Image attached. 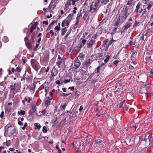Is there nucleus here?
<instances>
[{
  "label": "nucleus",
  "instance_id": "nucleus-47",
  "mask_svg": "<svg viewBox=\"0 0 153 153\" xmlns=\"http://www.w3.org/2000/svg\"><path fill=\"white\" fill-rule=\"evenodd\" d=\"M71 94V93H70L68 94H65L63 93L62 94V96L63 97H67Z\"/></svg>",
  "mask_w": 153,
  "mask_h": 153
},
{
  "label": "nucleus",
  "instance_id": "nucleus-27",
  "mask_svg": "<svg viewBox=\"0 0 153 153\" xmlns=\"http://www.w3.org/2000/svg\"><path fill=\"white\" fill-rule=\"evenodd\" d=\"M64 22L65 24V27H68L69 26V23L70 22H71L69 21L68 20H64Z\"/></svg>",
  "mask_w": 153,
  "mask_h": 153
},
{
  "label": "nucleus",
  "instance_id": "nucleus-54",
  "mask_svg": "<svg viewBox=\"0 0 153 153\" xmlns=\"http://www.w3.org/2000/svg\"><path fill=\"white\" fill-rule=\"evenodd\" d=\"M73 147L75 149V150L77 152H78V149L77 148V147H75L74 146V143H73Z\"/></svg>",
  "mask_w": 153,
  "mask_h": 153
},
{
  "label": "nucleus",
  "instance_id": "nucleus-44",
  "mask_svg": "<svg viewBox=\"0 0 153 153\" xmlns=\"http://www.w3.org/2000/svg\"><path fill=\"white\" fill-rule=\"evenodd\" d=\"M139 25V23L138 22H137L136 21H135L134 25L133 26V27H135V26H138Z\"/></svg>",
  "mask_w": 153,
  "mask_h": 153
},
{
  "label": "nucleus",
  "instance_id": "nucleus-37",
  "mask_svg": "<svg viewBox=\"0 0 153 153\" xmlns=\"http://www.w3.org/2000/svg\"><path fill=\"white\" fill-rule=\"evenodd\" d=\"M83 46V45L81 43H80L77 45V48H78L79 50H80Z\"/></svg>",
  "mask_w": 153,
  "mask_h": 153
},
{
  "label": "nucleus",
  "instance_id": "nucleus-34",
  "mask_svg": "<svg viewBox=\"0 0 153 153\" xmlns=\"http://www.w3.org/2000/svg\"><path fill=\"white\" fill-rule=\"evenodd\" d=\"M135 42H133L132 41H130L129 42V44H128V45H127L126 46V48H127V47H128V45H135Z\"/></svg>",
  "mask_w": 153,
  "mask_h": 153
},
{
  "label": "nucleus",
  "instance_id": "nucleus-4",
  "mask_svg": "<svg viewBox=\"0 0 153 153\" xmlns=\"http://www.w3.org/2000/svg\"><path fill=\"white\" fill-rule=\"evenodd\" d=\"M131 23L129 22H127L126 25L123 27L122 29L123 30H121V33H122L124 32L126 30L129 28L131 26Z\"/></svg>",
  "mask_w": 153,
  "mask_h": 153
},
{
  "label": "nucleus",
  "instance_id": "nucleus-28",
  "mask_svg": "<svg viewBox=\"0 0 153 153\" xmlns=\"http://www.w3.org/2000/svg\"><path fill=\"white\" fill-rule=\"evenodd\" d=\"M34 126H35V129H38L39 130L41 128V126L39 124L37 123H35L34 124Z\"/></svg>",
  "mask_w": 153,
  "mask_h": 153
},
{
  "label": "nucleus",
  "instance_id": "nucleus-46",
  "mask_svg": "<svg viewBox=\"0 0 153 153\" xmlns=\"http://www.w3.org/2000/svg\"><path fill=\"white\" fill-rule=\"evenodd\" d=\"M26 73H25V74L23 75L22 78L21 79V81H23L25 80V79L26 77H25V75H26Z\"/></svg>",
  "mask_w": 153,
  "mask_h": 153
},
{
  "label": "nucleus",
  "instance_id": "nucleus-39",
  "mask_svg": "<svg viewBox=\"0 0 153 153\" xmlns=\"http://www.w3.org/2000/svg\"><path fill=\"white\" fill-rule=\"evenodd\" d=\"M4 111H2L1 113V114L0 115V117L2 119H3V117H4Z\"/></svg>",
  "mask_w": 153,
  "mask_h": 153
},
{
  "label": "nucleus",
  "instance_id": "nucleus-53",
  "mask_svg": "<svg viewBox=\"0 0 153 153\" xmlns=\"http://www.w3.org/2000/svg\"><path fill=\"white\" fill-rule=\"evenodd\" d=\"M82 16V14L80 12V13H78L77 15V18H78H78L79 17H81Z\"/></svg>",
  "mask_w": 153,
  "mask_h": 153
},
{
  "label": "nucleus",
  "instance_id": "nucleus-10",
  "mask_svg": "<svg viewBox=\"0 0 153 153\" xmlns=\"http://www.w3.org/2000/svg\"><path fill=\"white\" fill-rule=\"evenodd\" d=\"M143 136H141L140 139L142 141H144L145 142L147 141L148 139L149 138V135L148 134H146L144 135V137H143Z\"/></svg>",
  "mask_w": 153,
  "mask_h": 153
},
{
  "label": "nucleus",
  "instance_id": "nucleus-59",
  "mask_svg": "<svg viewBox=\"0 0 153 153\" xmlns=\"http://www.w3.org/2000/svg\"><path fill=\"white\" fill-rule=\"evenodd\" d=\"M88 16V14L85 13L84 16H83V18L84 19H85L87 18V17Z\"/></svg>",
  "mask_w": 153,
  "mask_h": 153
},
{
  "label": "nucleus",
  "instance_id": "nucleus-22",
  "mask_svg": "<svg viewBox=\"0 0 153 153\" xmlns=\"http://www.w3.org/2000/svg\"><path fill=\"white\" fill-rule=\"evenodd\" d=\"M147 11L146 9H144V11L142 12L141 16L142 17H146L147 16Z\"/></svg>",
  "mask_w": 153,
  "mask_h": 153
},
{
  "label": "nucleus",
  "instance_id": "nucleus-49",
  "mask_svg": "<svg viewBox=\"0 0 153 153\" xmlns=\"http://www.w3.org/2000/svg\"><path fill=\"white\" fill-rule=\"evenodd\" d=\"M67 105L66 103H65L62 106V108L63 109V110H64L65 108V107Z\"/></svg>",
  "mask_w": 153,
  "mask_h": 153
},
{
  "label": "nucleus",
  "instance_id": "nucleus-13",
  "mask_svg": "<svg viewBox=\"0 0 153 153\" xmlns=\"http://www.w3.org/2000/svg\"><path fill=\"white\" fill-rule=\"evenodd\" d=\"M85 57V54H83L82 53H81L79 54L78 57L77 58H78V59L79 58L81 61H82L84 58Z\"/></svg>",
  "mask_w": 153,
  "mask_h": 153
},
{
  "label": "nucleus",
  "instance_id": "nucleus-61",
  "mask_svg": "<svg viewBox=\"0 0 153 153\" xmlns=\"http://www.w3.org/2000/svg\"><path fill=\"white\" fill-rule=\"evenodd\" d=\"M43 24H45L46 25H48V21H44L43 22Z\"/></svg>",
  "mask_w": 153,
  "mask_h": 153
},
{
  "label": "nucleus",
  "instance_id": "nucleus-20",
  "mask_svg": "<svg viewBox=\"0 0 153 153\" xmlns=\"http://www.w3.org/2000/svg\"><path fill=\"white\" fill-rule=\"evenodd\" d=\"M73 16V14H70L69 15L67 16L66 18V19L65 20H68L69 21L71 22L72 19V17Z\"/></svg>",
  "mask_w": 153,
  "mask_h": 153
},
{
  "label": "nucleus",
  "instance_id": "nucleus-33",
  "mask_svg": "<svg viewBox=\"0 0 153 153\" xmlns=\"http://www.w3.org/2000/svg\"><path fill=\"white\" fill-rule=\"evenodd\" d=\"M124 107L126 110L127 111L128 108V103H125L123 105Z\"/></svg>",
  "mask_w": 153,
  "mask_h": 153
},
{
  "label": "nucleus",
  "instance_id": "nucleus-16",
  "mask_svg": "<svg viewBox=\"0 0 153 153\" xmlns=\"http://www.w3.org/2000/svg\"><path fill=\"white\" fill-rule=\"evenodd\" d=\"M51 99L49 98V97H47L45 99V104L46 105H49L51 103V101H50Z\"/></svg>",
  "mask_w": 153,
  "mask_h": 153
},
{
  "label": "nucleus",
  "instance_id": "nucleus-3",
  "mask_svg": "<svg viewBox=\"0 0 153 153\" xmlns=\"http://www.w3.org/2000/svg\"><path fill=\"white\" fill-rule=\"evenodd\" d=\"M58 72V70L56 69L55 67H53L52 70L51 72V76L50 77L51 78L57 75Z\"/></svg>",
  "mask_w": 153,
  "mask_h": 153
},
{
  "label": "nucleus",
  "instance_id": "nucleus-24",
  "mask_svg": "<svg viewBox=\"0 0 153 153\" xmlns=\"http://www.w3.org/2000/svg\"><path fill=\"white\" fill-rule=\"evenodd\" d=\"M16 83H15L14 85H11L10 86V88L11 90H14L15 91L16 89Z\"/></svg>",
  "mask_w": 153,
  "mask_h": 153
},
{
  "label": "nucleus",
  "instance_id": "nucleus-62",
  "mask_svg": "<svg viewBox=\"0 0 153 153\" xmlns=\"http://www.w3.org/2000/svg\"><path fill=\"white\" fill-rule=\"evenodd\" d=\"M74 87L73 86L70 87L68 88V89L70 90L71 91H73L74 90Z\"/></svg>",
  "mask_w": 153,
  "mask_h": 153
},
{
  "label": "nucleus",
  "instance_id": "nucleus-29",
  "mask_svg": "<svg viewBox=\"0 0 153 153\" xmlns=\"http://www.w3.org/2000/svg\"><path fill=\"white\" fill-rule=\"evenodd\" d=\"M71 0H68L67 2L65 4V6H67V7H69L71 4Z\"/></svg>",
  "mask_w": 153,
  "mask_h": 153
},
{
  "label": "nucleus",
  "instance_id": "nucleus-11",
  "mask_svg": "<svg viewBox=\"0 0 153 153\" xmlns=\"http://www.w3.org/2000/svg\"><path fill=\"white\" fill-rule=\"evenodd\" d=\"M31 110L32 114H34L36 112V105H33L31 108Z\"/></svg>",
  "mask_w": 153,
  "mask_h": 153
},
{
  "label": "nucleus",
  "instance_id": "nucleus-51",
  "mask_svg": "<svg viewBox=\"0 0 153 153\" xmlns=\"http://www.w3.org/2000/svg\"><path fill=\"white\" fill-rule=\"evenodd\" d=\"M100 66H98L97 67L96 69L95 70V73H98L99 72V70H100Z\"/></svg>",
  "mask_w": 153,
  "mask_h": 153
},
{
  "label": "nucleus",
  "instance_id": "nucleus-64",
  "mask_svg": "<svg viewBox=\"0 0 153 153\" xmlns=\"http://www.w3.org/2000/svg\"><path fill=\"white\" fill-rule=\"evenodd\" d=\"M51 25H49L46 30V31L49 30L51 29Z\"/></svg>",
  "mask_w": 153,
  "mask_h": 153
},
{
  "label": "nucleus",
  "instance_id": "nucleus-8",
  "mask_svg": "<svg viewBox=\"0 0 153 153\" xmlns=\"http://www.w3.org/2000/svg\"><path fill=\"white\" fill-rule=\"evenodd\" d=\"M92 61H91L90 59H88L85 62L83 65V67H85L86 68H88V67L91 64Z\"/></svg>",
  "mask_w": 153,
  "mask_h": 153
},
{
  "label": "nucleus",
  "instance_id": "nucleus-45",
  "mask_svg": "<svg viewBox=\"0 0 153 153\" xmlns=\"http://www.w3.org/2000/svg\"><path fill=\"white\" fill-rule=\"evenodd\" d=\"M108 42V39H106L105 41L103 42V45L105 47V46H106V45H107V42Z\"/></svg>",
  "mask_w": 153,
  "mask_h": 153
},
{
  "label": "nucleus",
  "instance_id": "nucleus-60",
  "mask_svg": "<svg viewBox=\"0 0 153 153\" xmlns=\"http://www.w3.org/2000/svg\"><path fill=\"white\" fill-rule=\"evenodd\" d=\"M8 130V127L7 129L5 130L4 132L5 134H8L9 133V131Z\"/></svg>",
  "mask_w": 153,
  "mask_h": 153
},
{
  "label": "nucleus",
  "instance_id": "nucleus-52",
  "mask_svg": "<svg viewBox=\"0 0 153 153\" xmlns=\"http://www.w3.org/2000/svg\"><path fill=\"white\" fill-rule=\"evenodd\" d=\"M27 123H25L23 127L22 128V129L23 130H25L26 127L27 126Z\"/></svg>",
  "mask_w": 153,
  "mask_h": 153
},
{
  "label": "nucleus",
  "instance_id": "nucleus-26",
  "mask_svg": "<svg viewBox=\"0 0 153 153\" xmlns=\"http://www.w3.org/2000/svg\"><path fill=\"white\" fill-rule=\"evenodd\" d=\"M80 72L81 74V75L82 76H84V75H86V70H84L82 69H81L80 70Z\"/></svg>",
  "mask_w": 153,
  "mask_h": 153
},
{
  "label": "nucleus",
  "instance_id": "nucleus-19",
  "mask_svg": "<svg viewBox=\"0 0 153 153\" xmlns=\"http://www.w3.org/2000/svg\"><path fill=\"white\" fill-rule=\"evenodd\" d=\"M126 16H120L118 19H120V20L121 22L123 23L126 20Z\"/></svg>",
  "mask_w": 153,
  "mask_h": 153
},
{
  "label": "nucleus",
  "instance_id": "nucleus-9",
  "mask_svg": "<svg viewBox=\"0 0 153 153\" xmlns=\"http://www.w3.org/2000/svg\"><path fill=\"white\" fill-rule=\"evenodd\" d=\"M53 0H51L50 5L48 6V7L51 10H53L56 7L55 3H53Z\"/></svg>",
  "mask_w": 153,
  "mask_h": 153
},
{
  "label": "nucleus",
  "instance_id": "nucleus-23",
  "mask_svg": "<svg viewBox=\"0 0 153 153\" xmlns=\"http://www.w3.org/2000/svg\"><path fill=\"white\" fill-rule=\"evenodd\" d=\"M26 45L28 49H30L32 47V45L31 42H28L26 43Z\"/></svg>",
  "mask_w": 153,
  "mask_h": 153
},
{
  "label": "nucleus",
  "instance_id": "nucleus-30",
  "mask_svg": "<svg viewBox=\"0 0 153 153\" xmlns=\"http://www.w3.org/2000/svg\"><path fill=\"white\" fill-rule=\"evenodd\" d=\"M153 5V1L150 2L148 6L147 7V8L148 9V10L150 9L151 7Z\"/></svg>",
  "mask_w": 153,
  "mask_h": 153
},
{
  "label": "nucleus",
  "instance_id": "nucleus-56",
  "mask_svg": "<svg viewBox=\"0 0 153 153\" xmlns=\"http://www.w3.org/2000/svg\"><path fill=\"white\" fill-rule=\"evenodd\" d=\"M71 3L72 5H74L75 2H76L75 0H71Z\"/></svg>",
  "mask_w": 153,
  "mask_h": 153
},
{
  "label": "nucleus",
  "instance_id": "nucleus-2",
  "mask_svg": "<svg viewBox=\"0 0 153 153\" xmlns=\"http://www.w3.org/2000/svg\"><path fill=\"white\" fill-rule=\"evenodd\" d=\"M74 68L75 69H77L79 67L81 64V63L80 62L79 59H78V58H77L74 61Z\"/></svg>",
  "mask_w": 153,
  "mask_h": 153
},
{
  "label": "nucleus",
  "instance_id": "nucleus-36",
  "mask_svg": "<svg viewBox=\"0 0 153 153\" xmlns=\"http://www.w3.org/2000/svg\"><path fill=\"white\" fill-rule=\"evenodd\" d=\"M110 58V56H108V55H106V57L105 58V59L104 60L105 63L107 62L109 60Z\"/></svg>",
  "mask_w": 153,
  "mask_h": 153
},
{
  "label": "nucleus",
  "instance_id": "nucleus-48",
  "mask_svg": "<svg viewBox=\"0 0 153 153\" xmlns=\"http://www.w3.org/2000/svg\"><path fill=\"white\" fill-rule=\"evenodd\" d=\"M86 39H82V42L81 43L83 45L86 43Z\"/></svg>",
  "mask_w": 153,
  "mask_h": 153
},
{
  "label": "nucleus",
  "instance_id": "nucleus-12",
  "mask_svg": "<svg viewBox=\"0 0 153 153\" xmlns=\"http://www.w3.org/2000/svg\"><path fill=\"white\" fill-rule=\"evenodd\" d=\"M37 22H36L35 24L34 25H32L31 27L30 30V33H32L34 29L36 28V27L37 26Z\"/></svg>",
  "mask_w": 153,
  "mask_h": 153
},
{
  "label": "nucleus",
  "instance_id": "nucleus-38",
  "mask_svg": "<svg viewBox=\"0 0 153 153\" xmlns=\"http://www.w3.org/2000/svg\"><path fill=\"white\" fill-rule=\"evenodd\" d=\"M97 55L98 57H100L102 56L103 53L101 52H99L97 53Z\"/></svg>",
  "mask_w": 153,
  "mask_h": 153
},
{
  "label": "nucleus",
  "instance_id": "nucleus-18",
  "mask_svg": "<svg viewBox=\"0 0 153 153\" xmlns=\"http://www.w3.org/2000/svg\"><path fill=\"white\" fill-rule=\"evenodd\" d=\"M122 22L120 20V19H118L116 22L114 23V26H118V25H120Z\"/></svg>",
  "mask_w": 153,
  "mask_h": 153
},
{
  "label": "nucleus",
  "instance_id": "nucleus-57",
  "mask_svg": "<svg viewBox=\"0 0 153 153\" xmlns=\"http://www.w3.org/2000/svg\"><path fill=\"white\" fill-rule=\"evenodd\" d=\"M51 34V36H53L54 35V32L53 30H51L49 32Z\"/></svg>",
  "mask_w": 153,
  "mask_h": 153
},
{
  "label": "nucleus",
  "instance_id": "nucleus-1",
  "mask_svg": "<svg viewBox=\"0 0 153 153\" xmlns=\"http://www.w3.org/2000/svg\"><path fill=\"white\" fill-rule=\"evenodd\" d=\"M99 2L100 1H97L94 3H92L90 7V11L91 13H94L97 11V9L100 7V6L99 4Z\"/></svg>",
  "mask_w": 153,
  "mask_h": 153
},
{
  "label": "nucleus",
  "instance_id": "nucleus-7",
  "mask_svg": "<svg viewBox=\"0 0 153 153\" xmlns=\"http://www.w3.org/2000/svg\"><path fill=\"white\" fill-rule=\"evenodd\" d=\"M10 134L12 135L14 134L16 132V129L13 126H10L8 127V130Z\"/></svg>",
  "mask_w": 153,
  "mask_h": 153
},
{
  "label": "nucleus",
  "instance_id": "nucleus-58",
  "mask_svg": "<svg viewBox=\"0 0 153 153\" xmlns=\"http://www.w3.org/2000/svg\"><path fill=\"white\" fill-rule=\"evenodd\" d=\"M107 21V20L105 19H104L102 22H100V24H103V23L104 22L106 23Z\"/></svg>",
  "mask_w": 153,
  "mask_h": 153
},
{
  "label": "nucleus",
  "instance_id": "nucleus-32",
  "mask_svg": "<svg viewBox=\"0 0 153 153\" xmlns=\"http://www.w3.org/2000/svg\"><path fill=\"white\" fill-rule=\"evenodd\" d=\"M70 81V79H67L64 81H61V84H65L69 82Z\"/></svg>",
  "mask_w": 153,
  "mask_h": 153
},
{
  "label": "nucleus",
  "instance_id": "nucleus-43",
  "mask_svg": "<svg viewBox=\"0 0 153 153\" xmlns=\"http://www.w3.org/2000/svg\"><path fill=\"white\" fill-rule=\"evenodd\" d=\"M89 1V0H85V2L83 4L84 6H85V5H88V3Z\"/></svg>",
  "mask_w": 153,
  "mask_h": 153
},
{
  "label": "nucleus",
  "instance_id": "nucleus-35",
  "mask_svg": "<svg viewBox=\"0 0 153 153\" xmlns=\"http://www.w3.org/2000/svg\"><path fill=\"white\" fill-rule=\"evenodd\" d=\"M18 114L21 115H24L25 114V111L21 110L20 111H18Z\"/></svg>",
  "mask_w": 153,
  "mask_h": 153
},
{
  "label": "nucleus",
  "instance_id": "nucleus-17",
  "mask_svg": "<svg viewBox=\"0 0 153 153\" xmlns=\"http://www.w3.org/2000/svg\"><path fill=\"white\" fill-rule=\"evenodd\" d=\"M140 93L141 94H146L147 93L146 90L145 88H142L140 91Z\"/></svg>",
  "mask_w": 153,
  "mask_h": 153
},
{
  "label": "nucleus",
  "instance_id": "nucleus-5",
  "mask_svg": "<svg viewBox=\"0 0 153 153\" xmlns=\"http://www.w3.org/2000/svg\"><path fill=\"white\" fill-rule=\"evenodd\" d=\"M128 9L127 7H124L123 9V10L122 12V16H126V17L128 15L129 13H128Z\"/></svg>",
  "mask_w": 153,
  "mask_h": 153
},
{
  "label": "nucleus",
  "instance_id": "nucleus-50",
  "mask_svg": "<svg viewBox=\"0 0 153 153\" xmlns=\"http://www.w3.org/2000/svg\"><path fill=\"white\" fill-rule=\"evenodd\" d=\"M62 59L60 60H58V61L56 62V64L61 65L62 62Z\"/></svg>",
  "mask_w": 153,
  "mask_h": 153
},
{
  "label": "nucleus",
  "instance_id": "nucleus-42",
  "mask_svg": "<svg viewBox=\"0 0 153 153\" xmlns=\"http://www.w3.org/2000/svg\"><path fill=\"white\" fill-rule=\"evenodd\" d=\"M42 131L43 132L46 133L47 131V128L45 126H44L42 129Z\"/></svg>",
  "mask_w": 153,
  "mask_h": 153
},
{
  "label": "nucleus",
  "instance_id": "nucleus-15",
  "mask_svg": "<svg viewBox=\"0 0 153 153\" xmlns=\"http://www.w3.org/2000/svg\"><path fill=\"white\" fill-rule=\"evenodd\" d=\"M68 28L67 27H65L64 28H62L61 30V35L62 36L64 35L65 34L67 31V29Z\"/></svg>",
  "mask_w": 153,
  "mask_h": 153
},
{
  "label": "nucleus",
  "instance_id": "nucleus-25",
  "mask_svg": "<svg viewBox=\"0 0 153 153\" xmlns=\"http://www.w3.org/2000/svg\"><path fill=\"white\" fill-rule=\"evenodd\" d=\"M125 100H124L122 102H120L119 104V107L120 108H123V105L126 103Z\"/></svg>",
  "mask_w": 153,
  "mask_h": 153
},
{
  "label": "nucleus",
  "instance_id": "nucleus-31",
  "mask_svg": "<svg viewBox=\"0 0 153 153\" xmlns=\"http://www.w3.org/2000/svg\"><path fill=\"white\" fill-rule=\"evenodd\" d=\"M54 29L55 30H56L57 31L59 30H60V23H59L58 25L55 27Z\"/></svg>",
  "mask_w": 153,
  "mask_h": 153
},
{
  "label": "nucleus",
  "instance_id": "nucleus-21",
  "mask_svg": "<svg viewBox=\"0 0 153 153\" xmlns=\"http://www.w3.org/2000/svg\"><path fill=\"white\" fill-rule=\"evenodd\" d=\"M115 41L113 40V39H112L111 40H110L109 41V42L107 44V45H106V46H105V47H106V48H108L109 47V46L111 45L113 43V42H115Z\"/></svg>",
  "mask_w": 153,
  "mask_h": 153
},
{
  "label": "nucleus",
  "instance_id": "nucleus-6",
  "mask_svg": "<svg viewBox=\"0 0 153 153\" xmlns=\"http://www.w3.org/2000/svg\"><path fill=\"white\" fill-rule=\"evenodd\" d=\"M95 44V41L91 39L87 44V48H91L92 47L93 45Z\"/></svg>",
  "mask_w": 153,
  "mask_h": 153
},
{
  "label": "nucleus",
  "instance_id": "nucleus-55",
  "mask_svg": "<svg viewBox=\"0 0 153 153\" xmlns=\"http://www.w3.org/2000/svg\"><path fill=\"white\" fill-rule=\"evenodd\" d=\"M39 44H40L39 43H36V46L35 47V50H37V48H38V47L39 46Z\"/></svg>",
  "mask_w": 153,
  "mask_h": 153
},
{
  "label": "nucleus",
  "instance_id": "nucleus-40",
  "mask_svg": "<svg viewBox=\"0 0 153 153\" xmlns=\"http://www.w3.org/2000/svg\"><path fill=\"white\" fill-rule=\"evenodd\" d=\"M34 33H33L31 35V41L33 42H34Z\"/></svg>",
  "mask_w": 153,
  "mask_h": 153
},
{
  "label": "nucleus",
  "instance_id": "nucleus-63",
  "mask_svg": "<svg viewBox=\"0 0 153 153\" xmlns=\"http://www.w3.org/2000/svg\"><path fill=\"white\" fill-rule=\"evenodd\" d=\"M120 61L118 60H115L113 62L114 64L115 65H117Z\"/></svg>",
  "mask_w": 153,
  "mask_h": 153
},
{
  "label": "nucleus",
  "instance_id": "nucleus-41",
  "mask_svg": "<svg viewBox=\"0 0 153 153\" xmlns=\"http://www.w3.org/2000/svg\"><path fill=\"white\" fill-rule=\"evenodd\" d=\"M109 0H103L101 1V3L103 4H105Z\"/></svg>",
  "mask_w": 153,
  "mask_h": 153
},
{
  "label": "nucleus",
  "instance_id": "nucleus-14",
  "mask_svg": "<svg viewBox=\"0 0 153 153\" xmlns=\"http://www.w3.org/2000/svg\"><path fill=\"white\" fill-rule=\"evenodd\" d=\"M140 4H138L136 6V9H135L134 10L135 12L136 13L137 15L139 14V11L138 10L140 8Z\"/></svg>",
  "mask_w": 153,
  "mask_h": 153
}]
</instances>
